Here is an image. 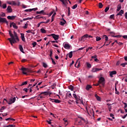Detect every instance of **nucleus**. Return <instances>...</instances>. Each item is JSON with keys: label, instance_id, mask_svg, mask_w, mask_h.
<instances>
[{"label": "nucleus", "instance_id": "nucleus-1", "mask_svg": "<svg viewBox=\"0 0 127 127\" xmlns=\"http://www.w3.org/2000/svg\"><path fill=\"white\" fill-rule=\"evenodd\" d=\"M13 34L11 33V31H9V34L11 38H8V40H9L11 45H13V44L14 43H16L17 41H19V39H18V37L17 36V34L14 31L13 32Z\"/></svg>", "mask_w": 127, "mask_h": 127}, {"label": "nucleus", "instance_id": "nucleus-2", "mask_svg": "<svg viewBox=\"0 0 127 127\" xmlns=\"http://www.w3.org/2000/svg\"><path fill=\"white\" fill-rule=\"evenodd\" d=\"M16 100V99L15 97L9 99L8 101L6 100L5 99H4V101H6V103H7L8 105H11V104H13V103L15 102Z\"/></svg>", "mask_w": 127, "mask_h": 127}, {"label": "nucleus", "instance_id": "nucleus-3", "mask_svg": "<svg viewBox=\"0 0 127 127\" xmlns=\"http://www.w3.org/2000/svg\"><path fill=\"white\" fill-rule=\"evenodd\" d=\"M7 3L8 4H10V5H19L20 4V2L18 1L17 3L15 2L14 1H7Z\"/></svg>", "mask_w": 127, "mask_h": 127}, {"label": "nucleus", "instance_id": "nucleus-4", "mask_svg": "<svg viewBox=\"0 0 127 127\" xmlns=\"http://www.w3.org/2000/svg\"><path fill=\"white\" fill-rule=\"evenodd\" d=\"M99 84H101L102 86H105V78L103 77H101L99 78V80L98 81Z\"/></svg>", "mask_w": 127, "mask_h": 127}, {"label": "nucleus", "instance_id": "nucleus-5", "mask_svg": "<svg viewBox=\"0 0 127 127\" xmlns=\"http://www.w3.org/2000/svg\"><path fill=\"white\" fill-rule=\"evenodd\" d=\"M73 97L76 100V104H79V101H80V97L77 96L76 94L73 93Z\"/></svg>", "mask_w": 127, "mask_h": 127}, {"label": "nucleus", "instance_id": "nucleus-6", "mask_svg": "<svg viewBox=\"0 0 127 127\" xmlns=\"http://www.w3.org/2000/svg\"><path fill=\"white\" fill-rule=\"evenodd\" d=\"M24 74V75H27V68L25 67H21V69H20Z\"/></svg>", "mask_w": 127, "mask_h": 127}, {"label": "nucleus", "instance_id": "nucleus-7", "mask_svg": "<svg viewBox=\"0 0 127 127\" xmlns=\"http://www.w3.org/2000/svg\"><path fill=\"white\" fill-rule=\"evenodd\" d=\"M102 70H103V69H102V68H98L93 67L91 70V72L92 73H95L96 72H99V71H101Z\"/></svg>", "mask_w": 127, "mask_h": 127}, {"label": "nucleus", "instance_id": "nucleus-8", "mask_svg": "<svg viewBox=\"0 0 127 127\" xmlns=\"http://www.w3.org/2000/svg\"><path fill=\"white\" fill-rule=\"evenodd\" d=\"M63 46L65 49H70V47H71L69 44L66 43H64Z\"/></svg>", "mask_w": 127, "mask_h": 127}, {"label": "nucleus", "instance_id": "nucleus-9", "mask_svg": "<svg viewBox=\"0 0 127 127\" xmlns=\"http://www.w3.org/2000/svg\"><path fill=\"white\" fill-rule=\"evenodd\" d=\"M50 101H51L53 103H57L58 104H59V103H60V100L58 99H53L52 98H50Z\"/></svg>", "mask_w": 127, "mask_h": 127}, {"label": "nucleus", "instance_id": "nucleus-10", "mask_svg": "<svg viewBox=\"0 0 127 127\" xmlns=\"http://www.w3.org/2000/svg\"><path fill=\"white\" fill-rule=\"evenodd\" d=\"M60 1L63 2V4L66 5L67 3H68V1H69V3H71V1H69V0H59Z\"/></svg>", "mask_w": 127, "mask_h": 127}, {"label": "nucleus", "instance_id": "nucleus-11", "mask_svg": "<svg viewBox=\"0 0 127 127\" xmlns=\"http://www.w3.org/2000/svg\"><path fill=\"white\" fill-rule=\"evenodd\" d=\"M52 36L55 39V40H58L59 39V35H55V34H52Z\"/></svg>", "mask_w": 127, "mask_h": 127}, {"label": "nucleus", "instance_id": "nucleus-12", "mask_svg": "<svg viewBox=\"0 0 127 127\" xmlns=\"http://www.w3.org/2000/svg\"><path fill=\"white\" fill-rule=\"evenodd\" d=\"M32 10H34V11H35L36 10H37V8H32V9H27L25 10V11H26V12H31V11H32Z\"/></svg>", "mask_w": 127, "mask_h": 127}, {"label": "nucleus", "instance_id": "nucleus-13", "mask_svg": "<svg viewBox=\"0 0 127 127\" xmlns=\"http://www.w3.org/2000/svg\"><path fill=\"white\" fill-rule=\"evenodd\" d=\"M10 27H11V26H12L13 27V28H14L15 29H17V28H18L17 26H16V24L15 23H14V22L10 23Z\"/></svg>", "mask_w": 127, "mask_h": 127}, {"label": "nucleus", "instance_id": "nucleus-14", "mask_svg": "<svg viewBox=\"0 0 127 127\" xmlns=\"http://www.w3.org/2000/svg\"><path fill=\"white\" fill-rule=\"evenodd\" d=\"M109 74H110V77H113V75H116V74H117V71H110Z\"/></svg>", "mask_w": 127, "mask_h": 127}, {"label": "nucleus", "instance_id": "nucleus-15", "mask_svg": "<svg viewBox=\"0 0 127 127\" xmlns=\"http://www.w3.org/2000/svg\"><path fill=\"white\" fill-rule=\"evenodd\" d=\"M87 38H88V34H85L82 37L81 40L82 41H85V40H86V39Z\"/></svg>", "mask_w": 127, "mask_h": 127}, {"label": "nucleus", "instance_id": "nucleus-16", "mask_svg": "<svg viewBox=\"0 0 127 127\" xmlns=\"http://www.w3.org/2000/svg\"><path fill=\"white\" fill-rule=\"evenodd\" d=\"M7 12L10 13L12 12V9L10 6H8L7 8Z\"/></svg>", "mask_w": 127, "mask_h": 127}, {"label": "nucleus", "instance_id": "nucleus-17", "mask_svg": "<svg viewBox=\"0 0 127 127\" xmlns=\"http://www.w3.org/2000/svg\"><path fill=\"white\" fill-rule=\"evenodd\" d=\"M6 21V19L5 18H1L0 17V22H5Z\"/></svg>", "mask_w": 127, "mask_h": 127}, {"label": "nucleus", "instance_id": "nucleus-18", "mask_svg": "<svg viewBox=\"0 0 127 127\" xmlns=\"http://www.w3.org/2000/svg\"><path fill=\"white\" fill-rule=\"evenodd\" d=\"M8 19H10V20H13L14 18H15V16H7Z\"/></svg>", "mask_w": 127, "mask_h": 127}, {"label": "nucleus", "instance_id": "nucleus-19", "mask_svg": "<svg viewBox=\"0 0 127 127\" xmlns=\"http://www.w3.org/2000/svg\"><path fill=\"white\" fill-rule=\"evenodd\" d=\"M21 37L22 41H25V38L24 37V34L21 33Z\"/></svg>", "mask_w": 127, "mask_h": 127}, {"label": "nucleus", "instance_id": "nucleus-20", "mask_svg": "<svg viewBox=\"0 0 127 127\" xmlns=\"http://www.w3.org/2000/svg\"><path fill=\"white\" fill-rule=\"evenodd\" d=\"M80 119L81 121H82L83 123H84V124H85V125H87V124H88V121L87 120H85L82 117H80Z\"/></svg>", "mask_w": 127, "mask_h": 127}, {"label": "nucleus", "instance_id": "nucleus-21", "mask_svg": "<svg viewBox=\"0 0 127 127\" xmlns=\"http://www.w3.org/2000/svg\"><path fill=\"white\" fill-rule=\"evenodd\" d=\"M66 23V20L64 19H63V21H61L60 24L61 25H64Z\"/></svg>", "mask_w": 127, "mask_h": 127}, {"label": "nucleus", "instance_id": "nucleus-22", "mask_svg": "<svg viewBox=\"0 0 127 127\" xmlns=\"http://www.w3.org/2000/svg\"><path fill=\"white\" fill-rule=\"evenodd\" d=\"M33 17H28V18L23 19V20H22L21 21H25V20H29V19L31 20V19H33Z\"/></svg>", "mask_w": 127, "mask_h": 127}, {"label": "nucleus", "instance_id": "nucleus-23", "mask_svg": "<svg viewBox=\"0 0 127 127\" xmlns=\"http://www.w3.org/2000/svg\"><path fill=\"white\" fill-rule=\"evenodd\" d=\"M95 97L96 99L97 100V101H99V102L101 101V97H100L98 95L95 94Z\"/></svg>", "mask_w": 127, "mask_h": 127}, {"label": "nucleus", "instance_id": "nucleus-24", "mask_svg": "<svg viewBox=\"0 0 127 127\" xmlns=\"http://www.w3.org/2000/svg\"><path fill=\"white\" fill-rule=\"evenodd\" d=\"M55 15H56V13L55 12L53 15L52 16V20H51V22H53V21H54V18L55 17Z\"/></svg>", "mask_w": 127, "mask_h": 127}, {"label": "nucleus", "instance_id": "nucleus-25", "mask_svg": "<svg viewBox=\"0 0 127 127\" xmlns=\"http://www.w3.org/2000/svg\"><path fill=\"white\" fill-rule=\"evenodd\" d=\"M91 88H92V86L90 85H87L86 86V90H87V91H89V90H90V89H91Z\"/></svg>", "mask_w": 127, "mask_h": 127}, {"label": "nucleus", "instance_id": "nucleus-26", "mask_svg": "<svg viewBox=\"0 0 127 127\" xmlns=\"http://www.w3.org/2000/svg\"><path fill=\"white\" fill-rule=\"evenodd\" d=\"M124 14V10H121L117 14V15H123Z\"/></svg>", "mask_w": 127, "mask_h": 127}, {"label": "nucleus", "instance_id": "nucleus-27", "mask_svg": "<svg viewBox=\"0 0 127 127\" xmlns=\"http://www.w3.org/2000/svg\"><path fill=\"white\" fill-rule=\"evenodd\" d=\"M19 49L21 52H22V53H24V52L23 51V48H22V46H19Z\"/></svg>", "mask_w": 127, "mask_h": 127}, {"label": "nucleus", "instance_id": "nucleus-28", "mask_svg": "<svg viewBox=\"0 0 127 127\" xmlns=\"http://www.w3.org/2000/svg\"><path fill=\"white\" fill-rule=\"evenodd\" d=\"M37 14H41L44 13V10H42L40 11H37Z\"/></svg>", "mask_w": 127, "mask_h": 127}, {"label": "nucleus", "instance_id": "nucleus-29", "mask_svg": "<svg viewBox=\"0 0 127 127\" xmlns=\"http://www.w3.org/2000/svg\"><path fill=\"white\" fill-rule=\"evenodd\" d=\"M72 56H73V52H70L68 54V57H69V58H72Z\"/></svg>", "mask_w": 127, "mask_h": 127}, {"label": "nucleus", "instance_id": "nucleus-30", "mask_svg": "<svg viewBox=\"0 0 127 127\" xmlns=\"http://www.w3.org/2000/svg\"><path fill=\"white\" fill-rule=\"evenodd\" d=\"M41 32L42 33H46V30L44 29V28L41 29Z\"/></svg>", "mask_w": 127, "mask_h": 127}, {"label": "nucleus", "instance_id": "nucleus-31", "mask_svg": "<svg viewBox=\"0 0 127 127\" xmlns=\"http://www.w3.org/2000/svg\"><path fill=\"white\" fill-rule=\"evenodd\" d=\"M121 8H122V6L121 5H118L117 7V11H120L121 10Z\"/></svg>", "mask_w": 127, "mask_h": 127}, {"label": "nucleus", "instance_id": "nucleus-32", "mask_svg": "<svg viewBox=\"0 0 127 127\" xmlns=\"http://www.w3.org/2000/svg\"><path fill=\"white\" fill-rule=\"evenodd\" d=\"M5 121H15V119H13L11 118H9L6 119Z\"/></svg>", "mask_w": 127, "mask_h": 127}, {"label": "nucleus", "instance_id": "nucleus-33", "mask_svg": "<svg viewBox=\"0 0 127 127\" xmlns=\"http://www.w3.org/2000/svg\"><path fill=\"white\" fill-rule=\"evenodd\" d=\"M1 7H2V8H3V9L6 8V3H3Z\"/></svg>", "mask_w": 127, "mask_h": 127}, {"label": "nucleus", "instance_id": "nucleus-34", "mask_svg": "<svg viewBox=\"0 0 127 127\" xmlns=\"http://www.w3.org/2000/svg\"><path fill=\"white\" fill-rule=\"evenodd\" d=\"M66 95L67 96H68V97H69V98L72 97V95L71 94V93H70V92H68Z\"/></svg>", "mask_w": 127, "mask_h": 127}, {"label": "nucleus", "instance_id": "nucleus-35", "mask_svg": "<svg viewBox=\"0 0 127 127\" xmlns=\"http://www.w3.org/2000/svg\"><path fill=\"white\" fill-rule=\"evenodd\" d=\"M63 121L64 122L65 125L67 126V125H68V121H67V120H66L65 119H64Z\"/></svg>", "mask_w": 127, "mask_h": 127}, {"label": "nucleus", "instance_id": "nucleus-36", "mask_svg": "<svg viewBox=\"0 0 127 127\" xmlns=\"http://www.w3.org/2000/svg\"><path fill=\"white\" fill-rule=\"evenodd\" d=\"M103 38H105L106 41H108V39H109V38H108V37L106 36V35H103Z\"/></svg>", "mask_w": 127, "mask_h": 127}, {"label": "nucleus", "instance_id": "nucleus-37", "mask_svg": "<svg viewBox=\"0 0 127 127\" xmlns=\"http://www.w3.org/2000/svg\"><path fill=\"white\" fill-rule=\"evenodd\" d=\"M77 6H78V4H75L72 7V9H75V8H77Z\"/></svg>", "mask_w": 127, "mask_h": 127}, {"label": "nucleus", "instance_id": "nucleus-38", "mask_svg": "<svg viewBox=\"0 0 127 127\" xmlns=\"http://www.w3.org/2000/svg\"><path fill=\"white\" fill-rule=\"evenodd\" d=\"M24 85H27V81L23 82L20 86H24Z\"/></svg>", "mask_w": 127, "mask_h": 127}, {"label": "nucleus", "instance_id": "nucleus-39", "mask_svg": "<svg viewBox=\"0 0 127 127\" xmlns=\"http://www.w3.org/2000/svg\"><path fill=\"white\" fill-rule=\"evenodd\" d=\"M87 66L88 68H91L92 67V65L89 63H87Z\"/></svg>", "mask_w": 127, "mask_h": 127}, {"label": "nucleus", "instance_id": "nucleus-40", "mask_svg": "<svg viewBox=\"0 0 127 127\" xmlns=\"http://www.w3.org/2000/svg\"><path fill=\"white\" fill-rule=\"evenodd\" d=\"M96 41H100V40H101V39H102V38H101V37H96Z\"/></svg>", "mask_w": 127, "mask_h": 127}, {"label": "nucleus", "instance_id": "nucleus-41", "mask_svg": "<svg viewBox=\"0 0 127 127\" xmlns=\"http://www.w3.org/2000/svg\"><path fill=\"white\" fill-rule=\"evenodd\" d=\"M28 26V24L26 23L25 24V25L23 27V28L26 29V28H27Z\"/></svg>", "mask_w": 127, "mask_h": 127}, {"label": "nucleus", "instance_id": "nucleus-42", "mask_svg": "<svg viewBox=\"0 0 127 127\" xmlns=\"http://www.w3.org/2000/svg\"><path fill=\"white\" fill-rule=\"evenodd\" d=\"M43 67H44V68H47V64H46V63H43Z\"/></svg>", "mask_w": 127, "mask_h": 127}, {"label": "nucleus", "instance_id": "nucleus-43", "mask_svg": "<svg viewBox=\"0 0 127 127\" xmlns=\"http://www.w3.org/2000/svg\"><path fill=\"white\" fill-rule=\"evenodd\" d=\"M99 7L100 8H102V7H103V4L101 2L99 3Z\"/></svg>", "mask_w": 127, "mask_h": 127}, {"label": "nucleus", "instance_id": "nucleus-44", "mask_svg": "<svg viewBox=\"0 0 127 127\" xmlns=\"http://www.w3.org/2000/svg\"><path fill=\"white\" fill-rule=\"evenodd\" d=\"M121 65L122 67H125L126 65H127V63L122 64Z\"/></svg>", "mask_w": 127, "mask_h": 127}, {"label": "nucleus", "instance_id": "nucleus-45", "mask_svg": "<svg viewBox=\"0 0 127 127\" xmlns=\"http://www.w3.org/2000/svg\"><path fill=\"white\" fill-rule=\"evenodd\" d=\"M90 50L91 49H93V47H89L87 49H86V52H88V51H89V50H90Z\"/></svg>", "mask_w": 127, "mask_h": 127}, {"label": "nucleus", "instance_id": "nucleus-46", "mask_svg": "<svg viewBox=\"0 0 127 127\" xmlns=\"http://www.w3.org/2000/svg\"><path fill=\"white\" fill-rule=\"evenodd\" d=\"M109 9H110V8L109 7H107L105 9V12H107Z\"/></svg>", "mask_w": 127, "mask_h": 127}, {"label": "nucleus", "instance_id": "nucleus-47", "mask_svg": "<svg viewBox=\"0 0 127 127\" xmlns=\"http://www.w3.org/2000/svg\"><path fill=\"white\" fill-rule=\"evenodd\" d=\"M114 17H115V15H111L110 16V18H111V19H114Z\"/></svg>", "mask_w": 127, "mask_h": 127}, {"label": "nucleus", "instance_id": "nucleus-48", "mask_svg": "<svg viewBox=\"0 0 127 127\" xmlns=\"http://www.w3.org/2000/svg\"><path fill=\"white\" fill-rule=\"evenodd\" d=\"M51 60H52V61L53 64H54V65H55V64H56V63H55V61H54V60H53L52 58H51Z\"/></svg>", "mask_w": 127, "mask_h": 127}, {"label": "nucleus", "instance_id": "nucleus-49", "mask_svg": "<svg viewBox=\"0 0 127 127\" xmlns=\"http://www.w3.org/2000/svg\"><path fill=\"white\" fill-rule=\"evenodd\" d=\"M33 47H35L36 46V42H34L32 43Z\"/></svg>", "mask_w": 127, "mask_h": 127}, {"label": "nucleus", "instance_id": "nucleus-50", "mask_svg": "<svg viewBox=\"0 0 127 127\" xmlns=\"http://www.w3.org/2000/svg\"><path fill=\"white\" fill-rule=\"evenodd\" d=\"M97 58V55L91 57L92 59H96Z\"/></svg>", "mask_w": 127, "mask_h": 127}, {"label": "nucleus", "instance_id": "nucleus-51", "mask_svg": "<svg viewBox=\"0 0 127 127\" xmlns=\"http://www.w3.org/2000/svg\"><path fill=\"white\" fill-rule=\"evenodd\" d=\"M115 42H116L117 44H119V45H122V43L118 42V41H115Z\"/></svg>", "mask_w": 127, "mask_h": 127}, {"label": "nucleus", "instance_id": "nucleus-52", "mask_svg": "<svg viewBox=\"0 0 127 127\" xmlns=\"http://www.w3.org/2000/svg\"><path fill=\"white\" fill-rule=\"evenodd\" d=\"M69 90H71V91H73L74 90V87L73 86H70L69 87Z\"/></svg>", "mask_w": 127, "mask_h": 127}, {"label": "nucleus", "instance_id": "nucleus-53", "mask_svg": "<svg viewBox=\"0 0 127 127\" xmlns=\"http://www.w3.org/2000/svg\"><path fill=\"white\" fill-rule=\"evenodd\" d=\"M53 54V53H52V51H50V57H52Z\"/></svg>", "mask_w": 127, "mask_h": 127}, {"label": "nucleus", "instance_id": "nucleus-54", "mask_svg": "<svg viewBox=\"0 0 127 127\" xmlns=\"http://www.w3.org/2000/svg\"><path fill=\"white\" fill-rule=\"evenodd\" d=\"M24 91H25V92H26V93H27L28 91V89L27 88H24L23 89Z\"/></svg>", "mask_w": 127, "mask_h": 127}, {"label": "nucleus", "instance_id": "nucleus-55", "mask_svg": "<svg viewBox=\"0 0 127 127\" xmlns=\"http://www.w3.org/2000/svg\"><path fill=\"white\" fill-rule=\"evenodd\" d=\"M124 104L125 105L124 108H125V109H126V108L127 107V103H124Z\"/></svg>", "mask_w": 127, "mask_h": 127}, {"label": "nucleus", "instance_id": "nucleus-56", "mask_svg": "<svg viewBox=\"0 0 127 127\" xmlns=\"http://www.w3.org/2000/svg\"><path fill=\"white\" fill-rule=\"evenodd\" d=\"M27 33H31V30H28L26 31Z\"/></svg>", "mask_w": 127, "mask_h": 127}, {"label": "nucleus", "instance_id": "nucleus-57", "mask_svg": "<svg viewBox=\"0 0 127 127\" xmlns=\"http://www.w3.org/2000/svg\"><path fill=\"white\" fill-rule=\"evenodd\" d=\"M123 38L125 39H127V35H124L123 36Z\"/></svg>", "mask_w": 127, "mask_h": 127}, {"label": "nucleus", "instance_id": "nucleus-58", "mask_svg": "<svg viewBox=\"0 0 127 127\" xmlns=\"http://www.w3.org/2000/svg\"><path fill=\"white\" fill-rule=\"evenodd\" d=\"M52 14H53V11H52L49 13V16H51Z\"/></svg>", "mask_w": 127, "mask_h": 127}, {"label": "nucleus", "instance_id": "nucleus-59", "mask_svg": "<svg viewBox=\"0 0 127 127\" xmlns=\"http://www.w3.org/2000/svg\"><path fill=\"white\" fill-rule=\"evenodd\" d=\"M1 16H3V17L5 16V13H2V14H1Z\"/></svg>", "mask_w": 127, "mask_h": 127}, {"label": "nucleus", "instance_id": "nucleus-60", "mask_svg": "<svg viewBox=\"0 0 127 127\" xmlns=\"http://www.w3.org/2000/svg\"><path fill=\"white\" fill-rule=\"evenodd\" d=\"M110 117H112V119H115V117H114V114H110Z\"/></svg>", "mask_w": 127, "mask_h": 127}, {"label": "nucleus", "instance_id": "nucleus-61", "mask_svg": "<svg viewBox=\"0 0 127 127\" xmlns=\"http://www.w3.org/2000/svg\"><path fill=\"white\" fill-rule=\"evenodd\" d=\"M21 61L22 62H25L26 61V60L25 59H23Z\"/></svg>", "mask_w": 127, "mask_h": 127}, {"label": "nucleus", "instance_id": "nucleus-62", "mask_svg": "<svg viewBox=\"0 0 127 127\" xmlns=\"http://www.w3.org/2000/svg\"><path fill=\"white\" fill-rule=\"evenodd\" d=\"M84 48H85V47L80 48L78 49V50H83V49H84Z\"/></svg>", "mask_w": 127, "mask_h": 127}, {"label": "nucleus", "instance_id": "nucleus-63", "mask_svg": "<svg viewBox=\"0 0 127 127\" xmlns=\"http://www.w3.org/2000/svg\"><path fill=\"white\" fill-rule=\"evenodd\" d=\"M74 64V61H72V63L70 64V66H72Z\"/></svg>", "mask_w": 127, "mask_h": 127}, {"label": "nucleus", "instance_id": "nucleus-64", "mask_svg": "<svg viewBox=\"0 0 127 127\" xmlns=\"http://www.w3.org/2000/svg\"><path fill=\"white\" fill-rule=\"evenodd\" d=\"M125 18L127 19V12L125 13Z\"/></svg>", "mask_w": 127, "mask_h": 127}]
</instances>
